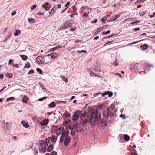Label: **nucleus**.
I'll list each match as a JSON object with an SVG mask.
<instances>
[{
  "mask_svg": "<svg viewBox=\"0 0 155 155\" xmlns=\"http://www.w3.org/2000/svg\"><path fill=\"white\" fill-rule=\"evenodd\" d=\"M98 109H95L92 108L88 110L87 113V117L86 118L87 115L86 112H84L81 116L80 117L81 123L82 125H84L87 123L90 122L93 126L95 125L97 123L98 120L96 117L98 115ZM98 114V116H99Z\"/></svg>",
  "mask_w": 155,
  "mask_h": 155,
  "instance_id": "1",
  "label": "nucleus"
},
{
  "mask_svg": "<svg viewBox=\"0 0 155 155\" xmlns=\"http://www.w3.org/2000/svg\"><path fill=\"white\" fill-rule=\"evenodd\" d=\"M114 106L111 105L108 107L106 110L104 111L103 112V116L105 118H107V120L110 122H112L114 120L116 114L113 113V109Z\"/></svg>",
  "mask_w": 155,
  "mask_h": 155,
  "instance_id": "2",
  "label": "nucleus"
},
{
  "mask_svg": "<svg viewBox=\"0 0 155 155\" xmlns=\"http://www.w3.org/2000/svg\"><path fill=\"white\" fill-rule=\"evenodd\" d=\"M96 113L97 114H99V116H97L96 117V118L98 119L97 121V123L95 125H97L99 127H103L104 126H105L107 125V122L106 120H105L104 119H101L100 120V119L101 118V115L100 114V113L99 111V110H98V112H97Z\"/></svg>",
  "mask_w": 155,
  "mask_h": 155,
  "instance_id": "3",
  "label": "nucleus"
},
{
  "mask_svg": "<svg viewBox=\"0 0 155 155\" xmlns=\"http://www.w3.org/2000/svg\"><path fill=\"white\" fill-rule=\"evenodd\" d=\"M71 20H68L65 21L64 23L62 26V28L64 29L67 28L69 26H70L71 24Z\"/></svg>",
  "mask_w": 155,
  "mask_h": 155,
  "instance_id": "4",
  "label": "nucleus"
},
{
  "mask_svg": "<svg viewBox=\"0 0 155 155\" xmlns=\"http://www.w3.org/2000/svg\"><path fill=\"white\" fill-rule=\"evenodd\" d=\"M80 127L81 125L79 123H77L74 124V127L77 132H80L83 130V129Z\"/></svg>",
  "mask_w": 155,
  "mask_h": 155,
  "instance_id": "5",
  "label": "nucleus"
},
{
  "mask_svg": "<svg viewBox=\"0 0 155 155\" xmlns=\"http://www.w3.org/2000/svg\"><path fill=\"white\" fill-rule=\"evenodd\" d=\"M36 61L39 64H43L45 62V60L42 56H38L36 58Z\"/></svg>",
  "mask_w": 155,
  "mask_h": 155,
  "instance_id": "6",
  "label": "nucleus"
},
{
  "mask_svg": "<svg viewBox=\"0 0 155 155\" xmlns=\"http://www.w3.org/2000/svg\"><path fill=\"white\" fill-rule=\"evenodd\" d=\"M43 7L46 11H48L51 8L49 3L48 2H45V4L43 5Z\"/></svg>",
  "mask_w": 155,
  "mask_h": 155,
  "instance_id": "7",
  "label": "nucleus"
},
{
  "mask_svg": "<svg viewBox=\"0 0 155 155\" xmlns=\"http://www.w3.org/2000/svg\"><path fill=\"white\" fill-rule=\"evenodd\" d=\"M113 94L112 92H110L109 91H108L107 92H105L103 93L102 94V96H104L105 95H108V96L109 97H111L112 96Z\"/></svg>",
  "mask_w": 155,
  "mask_h": 155,
  "instance_id": "8",
  "label": "nucleus"
},
{
  "mask_svg": "<svg viewBox=\"0 0 155 155\" xmlns=\"http://www.w3.org/2000/svg\"><path fill=\"white\" fill-rule=\"evenodd\" d=\"M72 120L74 122H76L78 120L79 118V116L76 113H74L72 116Z\"/></svg>",
  "mask_w": 155,
  "mask_h": 155,
  "instance_id": "9",
  "label": "nucleus"
},
{
  "mask_svg": "<svg viewBox=\"0 0 155 155\" xmlns=\"http://www.w3.org/2000/svg\"><path fill=\"white\" fill-rule=\"evenodd\" d=\"M49 120L48 119H45L43 120L41 123V124L42 126H44L47 125L48 123Z\"/></svg>",
  "mask_w": 155,
  "mask_h": 155,
  "instance_id": "10",
  "label": "nucleus"
},
{
  "mask_svg": "<svg viewBox=\"0 0 155 155\" xmlns=\"http://www.w3.org/2000/svg\"><path fill=\"white\" fill-rule=\"evenodd\" d=\"M63 118H68L70 117V114L67 111H65L64 113L63 114Z\"/></svg>",
  "mask_w": 155,
  "mask_h": 155,
  "instance_id": "11",
  "label": "nucleus"
},
{
  "mask_svg": "<svg viewBox=\"0 0 155 155\" xmlns=\"http://www.w3.org/2000/svg\"><path fill=\"white\" fill-rule=\"evenodd\" d=\"M70 138L66 137L64 140V143L65 146H67L70 142Z\"/></svg>",
  "mask_w": 155,
  "mask_h": 155,
  "instance_id": "12",
  "label": "nucleus"
},
{
  "mask_svg": "<svg viewBox=\"0 0 155 155\" xmlns=\"http://www.w3.org/2000/svg\"><path fill=\"white\" fill-rule=\"evenodd\" d=\"M21 124L23 125V127L26 128L28 127L29 126V125L28 123L26 122H25L24 121L21 122Z\"/></svg>",
  "mask_w": 155,
  "mask_h": 155,
  "instance_id": "13",
  "label": "nucleus"
},
{
  "mask_svg": "<svg viewBox=\"0 0 155 155\" xmlns=\"http://www.w3.org/2000/svg\"><path fill=\"white\" fill-rule=\"evenodd\" d=\"M28 99V97L27 96L24 95L22 101L23 102L25 103H26L27 102V101Z\"/></svg>",
  "mask_w": 155,
  "mask_h": 155,
  "instance_id": "14",
  "label": "nucleus"
},
{
  "mask_svg": "<svg viewBox=\"0 0 155 155\" xmlns=\"http://www.w3.org/2000/svg\"><path fill=\"white\" fill-rule=\"evenodd\" d=\"M141 48H142L143 50H146L148 48V45L147 44H144L143 45L140 46Z\"/></svg>",
  "mask_w": 155,
  "mask_h": 155,
  "instance_id": "15",
  "label": "nucleus"
},
{
  "mask_svg": "<svg viewBox=\"0 0 155 155\" xmlns=\"http://www.w3.org/2000/svg\"><path fill=\"white\" fill-rule=\"evenodd\" d=\"M55 106V103L54 102H51L48 105L49 107L50 108L54 107Z\"/></svg>",
  "mask_w": 155,
  "mask_h": 155,
  "instance_id": "16",
  "label": "nucleus"
},
{
  "mask_svg": "<svg viewBox=\"0 0 155 155\" xmlns=\"http://www.w3.org/2000/svg\"><path fill=\"white\" fill-rule=\"evenodd\" d=\"M130 139V137L127 134H125L124 135V139L126 141H128Z\"/></svg>",
  "mask_w": 155,
  "mask_h": 155,
  "instance_id": "17",
  "label": "nucleus"
},
{
  "mask_svg": "<svg viewBox=\"0 0 155 155\" xmlns=\"http://www.w3.org/2000/svg\"><path fill=\"white\" fill-rule=\"evenodd\" d=\"M53 148V146L52 144L49 145L47 148L48 152H49L52 150Z\"/></svg>",
  "mask_w": 155,
  "mask_h": 155,
  "instance_id": "18",
  "label": "nucleus"
},
{
  "mask_svg": "<svg viewBox=\"0 0 155 155\" xmlns=\"http://www.w3.org/2000/svg\"><path fill=\"white\" fill-rule=\"evenodd\" d=\"M52 54L51 55V58L55 59V58L58 56V54L57 53L52 52Z\"/></svg>",
  "mask_w": 155,
  "mask_h": 155,
  "instance_id": "19",
  "label": "nucleus"
},
{
  "mask_svg": "<svg viewBox=\"0 0 155 155\" xmlns=\"http://www.w3.org/2000/svg\"><path fill=\"white\" fill-rule=\"evenodd\" d=\"M21 33V31L19 30H16L15 32L14 33V35L15 36H17Z\"/></svg>",
  "mask_w": 155,
  "mask_h": 155,
  "instance_id": "20",
  "label": "nucleus"
},
{
  "mask_svg": "<svg viewBox=\"0 0 155 155\" xmlns=\"http://www.w3.org/2000/svg\"><path fill=\"white\" fill-rule=\"evenodd\" d=\"M20 56L21 58L24 61L26 60L28 58L27 56L25 55L20 54Z\"/></svg>",
  "mask_w": 155,
  "mask_h": 155,
  "instance_id": "21",
  "label": "nucleus"
},
{
  "mask_svg": "<svg viewBox=\"0 0 155 155\" xmlns=\"http://www.w3.org/2000/svg\"><path fill=\"white\" fill-rule=\"evenodd\" d=\"M45 12L44 10L42 8H41L38 11V14L40 15H43Z\"/></svg>",
  "mask_w": 155,
  "mask_h": 155,
  "instance_id": "22",
  "label": "nucleus"
},
{
  "mask_svg": "<svg viewBox=\"0 0 155 155\" xmlns=\"http://www.w3.org/2000/svg\"><path fill=\"white\" fill-rule=\"evenodd\" d=\"M57 140V137H55L54 136L52 135L51 137V141L53 142H56Z\"/></svg>",
  "mask_w": 155,
  "mask_h": 155,
  "instance_id": "23",
  "label": "nucleus"
},
{
  "mask_svg": "<svg viewBox=\"0 0 155 155\" xmlns=\"http://www.w3.org/2000/svg\"><path fill=\"white\" fill-rule=\"evenodd\" d=\"M61 78L64 81L66 82H68V79L63 76H61Z\"/></svg>",
  "mask_w": 155,
  "mask_h": 155,
  "instance_id": "24",
  "label": "nucleus"
},
{
  "mask_svg": "<svg viewBox=\"0 0 155 155\" xmlns=\"http://www.w3.org/2000/svg\"><path fill=\"white\" fill-rule=\"evenodd\" d=\"M120 15L119 14H118L117 15H116V16H113V17H112V18H113V21H115L117 18H119L120 17Z\"/></svg>",
  "mask_w": 155,
  "mask_h": 155,
  "instance_id": "25",
  "label": "nucleus"
},
{
  "mask_svg": "<svg viewBox=\"0 0 155 155\" xmlns=\"http://www.w3.org/2000/svg\"><path fill=\"white\" fill-rule=\"evenodd\" d=\"M61 46H58L55 47L54 48H53L51 49L50 50V51H54V50L56 49H58L59 48H61Z\"/></svg>",
  "mask_w": 155,
  "mask_h": 155,
  "instance_id": "26",
  "label": "nucleus"
},
{
  "mask_svg": "<svg viewBox=\"0 0 155 155\" xmlns=\"http://www.w3.org/2000/svg\"><path fill=\"white\" fill-rule=\"evenodd\" d=\"M107 18L106 16H104L101 19V21H102V22H103L104 21L105 22Z\"/></svg>",
  "mask_w": 155,
  "mask_h": 155,
  "instance_id": "27",
  "label": "nucleus"
},
{
  "mask_svg": "<svg viewBox=\"0 0 155 155\" xmlns=\"http://www.w3.org/2000/svg\"><path fill=\"white\" fill-rule=\"evenodd\" d=\"M74 113L78 114V116L79 115H81L82 114V112L81 110H77L75 111Z\"/></svg>",
  "mask_w": 155,
  "mask_h": 155,
  "instance_id": "28",
  "label": "nucleus"
},
{
  "mask_svg": "<svg viewBox=\"0 0 155 155\" xmlns=\"http://www.w3.org/2000/svg\"><path fill=\"white\" fill-rule=\"evenodd\" d=\"M50 137H48V138L46 139L45 143L48 144L50 142Z\"/></svg>",
  "mask_w": 155,
  "mask_h": 155,
  "instance_id": "29",
  "label": "nucleus"
},
{
  "mask_svg": "<svg viewBox=\"0 0 155 155\" xmlns=\"http://www.w3.org/2000/svg\"><path fill=\"white\" fill-rule=\"evenodd\" d=\"M147 70L148 71L150 69L151 67H152V65L150 64H147Z\"/></svg>",
  "mask_w": 155,
  "mask_h": 155,
  "instance_id": "30",
  "label": "nucleus"
},
{
  "mask_svg": "<svg viewBox=\"0 0 155 155\" xmlns=\"http://www.w3.org/2000/svg\"><path fill=\"white\" fill-rule=\"evenodd\" d=\"M64 136H61L60 137V139L59 140V142L60 143H62L63 141V140L64 138Z\"/></svg>",
  "mask_w": 155,
  "mask_h": 155,
  "instance_id": "31",
  "label": "nucleus"
},
{
  "mask_svg": "<svg viewBox=\"0 0 155 155\" xmlns=\"http://www.w3.org/2000/svg\"><path fill=\"white\" fill-rule=\"evenodd\" d=\"M55 12V8L54 7H53L51 10V11L49 12V13L50 14H53L54 12Z\"/></svg>",
  "mask_w": 155,
  "mask_h": 155,
  "instance_id": "32",
  "label": "nucleus"
},
{
  "mask_svg": "<svg viewBox=\"0 0 155 155\" xmlns=\"http://www.w3.org/2000/svg\"><path fill=\"white\" fill-rule=\"evenodd\" d=\"M46 148L44 147H42L41 149V152H42L43 153H45L46 151Z\"/></svg>",
  "mask_w": 155,
  "mask_h": 155,
  "instance_id": "33",
  "label": "nucleus"
},
{
  "mask_svg": "<svg viewBox=\"0 0 155 155\" xmlns=\"http://www.w3.org/2000/svg\"><path fill=\"white\" fill-rule=\"evenodd\" d=\"M8 78H11L13 76L12 75L11 73H7L5 75Z\"/></svg>",
  "mask_w": 155,
  "mask_h": 155,
  "instance_id": "34",
  "label": "nucleus"
},
{
  "mask_svg": "<svg viewBox=\"0 0 155 155\" xmlns=\"http://www.w3.org/2000/svg\"><path fill=\"white\" fill-rule=\"evenodd\" d=\"M35 20L33 18H29L28 19V21L30 23H33L34 22Z\"/></svg>",
  "mask_w": 155,
  "mask_h": 155,
  "instance_id": "35",
  "label": "nucleus"
},
{
  "mask_svg": "<svg viewBox=\"0 0 155 155\" xmlns=\"http://www.w3.org/2000/svg\"><path fill=\"white\" fill-rule=\"evenodd\" d=\"M15 99V98L14 97H10L9 98H7L6 101H9L10 100L13 101Z\"/></svg>",
  "mask_w": 155,
  "mask_h": 155,
  "instance_id": "36",
  "label": "nucleus"
},
{
  "mask_svg": "<svg viewBox=\"0 0 155 155\" xmlns=\"http://www.w3.org/2000/svg\"><path fill=\"white\" fill-rule=\"evenodd\" d=\"M30 67V64L29 62H27L24 66V68H29Z\"/></svg>",
  "mask_w": 155,
  "mask_h": 155,
  "instance_id": "37",
  "label": "nucleus"
},
{
  "mask_svg": "<svg viewBox=\"0 0 155 155\" xmlns=\"http://www.w3.org/2000/svg\"><path fill=\"white\" fill-rule=\"evenodd\" d=\"M36 71H37L39 72L40 74H41L42 73V70L39 68H37L36 69Z\"/></svg>",
  "mask_w": 155,
  "mask_h": 155,
  "instance_id": "38",
  "label": "nucleus"
},
{
  "mask_svg": "<svg viewBox=\"0 0 155 155\" xmlns=\"http://www.w3.org/2000/svg\"><path fill=\"white\" fill-rule=\"evenodd\" d=\"M89 12L84 13L83 15V17H87L89 15Z\"/></svg>",
  "mask_w": 155,
  "mask_h": 155,
  "instance_id": "39",
  "label": "nucleus"
},
{
  "mask_svg": "<svg viewBox=\"0 0 155 155\" xmlns=\"http://www.w3.org/2000/svg\"><path fill=\"white\" fill-rule=\"evenodd\" d=\"M103 29V28H102V27H100L99 28H98L97 30V33L99 32L100 31H101L102 29Z\"/></svg>",
  "mask_w": 155,
  "mask_h": 155,
  "instance_id": "40",
  "label": "nucleus"
},
{
  "mask_svg": "<svg viewBox=\"0 0 155 155\" xmlns=\"http://www.w3.org/2000/svg\"><path fill=\"white\" fill-rule=\"evenodd\" d=\"M86 51L85 50H81V51H77V53H80L81 54L83 52L86 53Z\"/></svg>",
  "mask_w": 155,
  "mask_h": 155,
  "instance_id": "41",
  "label": "nucleus"
},
{
  "mask_svg": "<svg viewBox=\"0 0 155 155\" xmlns=\"http://www.w3.org/2000/svg\"><path fill=\"white\" fill-rule=\"evenodd\" d=\"M69 132L68 131V133H66V132H64L62 133V136H67Z\"/></svg>",
  "mask_w": 155,
  "mask_h": 155,
  "instance_id": "42",
  "label": "nucleus"
},
{
  "mask_svg": "<svg viewBox=\"0 0 155 155\" xmlns=\"http://www.w3.org/2000/svg\"><path fill=\"white\" fill-rule=\"evenodd\" d=\"M101 93H97L95 94H94V97H96L100 95H101Z\"/></svg>",
  "mask_w": 155,
  "mask_h": 155,
  "instance_id": "43",
  "label": "nucleus"
},
{
  "mask_svg": "<svg viewBox=\"0 0 155 155\" xmlns=\"http://www.w3.org/2000/svg\"><path fill=\"white\" fill-rule=\"evenodd\" d=\"M37 5H35L31 7V9L32 10H35L36 8Z\"/></svg>",
  "mask_w": 155,
  "mask_h": 155,
  "instance_id": "44",
  "label": "nucleus"
},
{
  "mask_svg": "<svg viewBox=\"0 0 155 155\" xmlns=\"http://www.w3.org/2000/svg\"><path fill=\"white\" fill-rule=\"evenodd\" d=\"M110 32H111V31L110 30H108V31H107L104 32L103 33V34H104L107 35V34H108L110 33Z\"/></svg>",
  "mask_w": 155,
  "mask_h": 155,
  "instance_id": "45",
  "label": "nucleus"
},
{
  "mask_svg": "<svg viewBox=\"0 0 155 155\" xmlns=\"http://www.w3.org/2000/svg\"><path fill=\"white\" fill-rule=\"evenodd\" d=\"M47 98V97H42V98H40L39 99H38V100L39 101H42L43 100H44V99H46Z\"/></svg>",
  "mask_w": 155,
  "mask_h": 155,
  "instance_id": "46",
  "label": "nucleus"
},
{
  "mask_svg": "<svg viewBox=\"0 0 155 155\" xmlns=\"http://www.w3.org/2000/svg\"><path fill=\"white\" fill-rule=\"evenodd\" d=\"M34 73V71L33 70H30L28 73V74L29 75L31 74H33Z\"/></svg>",
  "mask_w": 155,
  "mask_h": 155,
  "instance_id": "47",
  "label": "nucleus"
},
{
  "mask_svg": "<svg viewBox=\"0 0 155 155\" xmlns=\"http://www.w3.org/2000/svg\"><path fill=\"white\" fill-rule=\"evenodd\" d=\"M98 21V20L97 19H94L93 21H91V23L92 24L95 23H97Z\"/></svg>",
  "mask_w": 155,
  "mask_h": 155,
  "instance_id": "48",
  "label": "nucleus"
},
{
  "mask_svg": "<svg viewBox=\"0 0 155 155\" xmlns=\"http://www.w3.org/2000/svg\"><path fill=\"white\" fill-rule=\"evenodd\" d=\"M145 14V12L144 11L140 12V15L141 16H143Z\"/></svg>",
  "mask_w": 155,
  "mask_h": 155,
  "instance_id": "49",
  "label": "nucleus"
},
{
  "mask_svg": "<svg viewBox=\"0 0 155 155\" xmlns=\"http://www.w3.org/2000/svg\"><path fill=\"white\" fill-rule=\"evenodd\" d=\"M39 84L40 85V86L43 89H45V88H44V86L43 85V84L41 83H39Z\"/></svg>",
  "mask_w": 155,
  "mask_h": 155,
  "instance_id": "50",
  "label": "nucleus"
},
{
  "mask_svg": "<svg viewBox=\"0 0 155 155\" xmlns=\"http://www.w3.org/2000/svg\"><path fill=\"white\" fill-rule=\"evenodd\" d=\"M120 117L123 118L124 119H125L126 118V117L124 115L121 114L120 115Z\"/></svg>",
  "mask_w": 155,
  "mask_h": 155,
  "instance_id": "51",
  "label": "nucleus"
},
{
  "mask_svg": "<svg viewBox=\"0 0 155 155\" xmlns=\"http://www.w3.org/2000/svg\"><path fill=\"white\" fill-rule=\"evenodd\" d=\"M140 21H135V22H132L131 23V24H135V23H140Z\"/></svg>",
  "mask_w": 155,
  "mask_h": 155,
  "instance_id": "52",
  "label": "nucleus"
},
{
  "mask_svg": "<svg viewBox=\"0 0 155 155\" xmlns=\"http://www.w3.org/2000/svg\"><path fill=\"white\" fill-rule=\"evenodd\" d=\"M57 153L56 152L54 151L51 153V155H55Z\"/></svg>",
  "mask_w": 155,
  "mask_h": 155,
  "instance_id": "53",
  "label": "nucleus"
},
{
  "mask_svg": "<svg viewBox=\"0 0 155 155\" xmlns=\"http://www.w3.org/2000/svg\"><path fill=\"white\" fill-rule=\"evenodd\" d=\"M70 4V2L69 1L64 6L67 8V6L69 5Z\"/></svg>",
  "mask_w": 155,
  "mask_h": 155,
  "instance_id": "54",
  "label": "nucleus"
},
{
  "mask_svg": "<svg viewBox=\"0 0 155 155\" xmlns=\"http://www.w3.org/2000/svg\"><path fill=\"white\" fill-rule=\"evenodd\" d=\"M13 62V61L12 59H10L9 60L8 64L10 65L11 63H12Z\"/></svg>",
  "mask_w": 155,
  "mask_h": 155,
  "instance_id": "55",
  "label": "nucleus"
},
{
  "mask_svg": "<svg viewBox=\"0 0 155 155\" xmlns=\"http://www.w3.org/2000/svg\"><path fill=\"white\" fill-rule=\"evenodd\" d=\"M12 66L14 67H16L17 68H18V65L16 64H14L12 65Z\"/></svg>",
  "mask_w": 155,
  "mask_h": 155,
  "instance_id": "56",
  "label": "nucleus"
},
{
  "mask_svg": "<svg viewBox=\"0 0 155 155\" xmlns=\"http://www.w3.org/2000/svg\"><path fill=\"white\" fill-rule=\"evenodd\" d=\"M57 103L58 104H60L61 103H65V102H64V101H57Z\"/></svg>",
  "mask_w": 155,
  "mask_h": 155,
  "instance_id": "57",
  "label": "nucleus"
},
{
  "mask_svg": "<svg viewBox=\"0 0 155 155\" xmlns=\"http://www.w3.org/2000/svg\"><path fill=\"white\" fill-rule=\"evenodd\" d=\"M113 42V41H109L106 43H105V44H104V45H106L107 44H110V43H111L112 42Z\"/></svg>",
  "mask_w": 155,
  "mask_h": 155,
  "instance_id": "58",
  "label": "nucleus"
},
{
  "mask_svg": "<svg viewBox=\"0 0 155 155\" xmlns=\"http://www.w3.org/2000/svg\"><path fill=\"white\" fill-rule=\"evenodd\" d=\"M113 64H114L115 66H116L118 65V64L117 61H115L114 63H113Z\"/></svg>",
  "mask_w": 155,
  "mask_h": 155,
  "instance_id": "59",
  "label": "nucleus"
},
{
  "mask_svg": "<svg viewBox=\"0 0 155 155\" xmlns=\"http://www.w3.org/2000/svg\"><path fill=\"white\" fill-rule=\"evenodd\" d=\"M140 30V28L138 27L134 29V31H139Z\"/></svg>",
  "mask_w": 155,
  "mask_h": 155,
  "instance_id": "60",
  "label": "nucleus"
},
{
  "mask_svg": "<svg viewBox=\"0 0 155 155\" xmlns=\"http://www.w3.org/2000/svg\"><path fill=\"white\" fill-rule=\"evenodd\" d=\"M4 75L2 74H0V79H2L3 78Z\"/></svg>",
  "mask_w": 155,
  "mask_h": 155,
  "instance_id": "61",
  "label": "nucleus"
},
{
  "mask_svg": "<svg viewBox=\"0 0 155 155\" xmlns=\"http://www.w3.org/2000/svg\"><path fill=\"white\" fill-rule=\"evenodd\" d=\"M117 4L118 5H122V3L120 2H117Z\"/></svg>",
  "mask_w": 155,
  "mask_h": 155,
  "instance_id": "62",
  "label": "nucleus"
},
{
  "mask_svg": "<svg viewBox=\"0 0 155 155\" xmlns=\"http://www.w3.org/2000/svg\"><path fill=\"white\" fill-rule=\"evenodd\" d=\"M155 15V13L153 12V14L150 15V18H153Z\"/></svg>",
  "mask_w": 155,
  "mask_h": 155,
  "instance_id": "63",
  "label": "nucleus"
},
{
  "mask_svg": "<svg viewBox=\"0 0 155 155\" xmlns=\"http://www.w3.org/2000/svg\"><path fill=\"white\" fill-rule=\"evenodd\" d=\"M61 5L59 4H58V5H57V8H61Z\"/></svg>",
  "mask_w": 155,
  "mask_h": 155,
  "instance_id": "64",
  "label": "nucleus"
}]
</instances>
